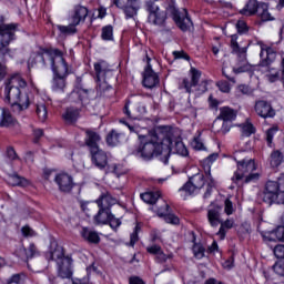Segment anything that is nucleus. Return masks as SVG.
<instances>
[{"label": "nucleus", "instance_id": "obj_29", "mask_svg": "<svg viewBox=\"0 0 284 284\" xmlns=\"http://www.w3.org/2000/svg\"><path fill=\"white\" fill-rule=\"evenodd\" d=\"M58 276L60 278H72V257H67L58 264Z\"/></svg>", "mask_w": 284, "mask_h": 284}, {"label": "nucleus", "instance_id": "obj_26", "mask_svg": "<svg viewBox=\"0 0 284 284\" xmlns=\"http://www.w3.org/2000/svg\"><path fill=\"white\" fill-rule=\"evenodd\" d=\"M168 212H170V205L164 204V207L159 209L156 214L160 216V219H164L165 223H170L171 225H179V223H181L179 216Z\"/></svg>", "mask_w": 284, "mask_h": 284}, {"label": "nucleus", "instance_id": "obj_16", "mask_svg": "<svg viewBox=\"0 0 284 284\" xmlns=\"http://www.w3.org/2000/svg\"><path fill=\"white\" fill-rule=\"evenodd\" d=\"M45 258L48 261H54L58 265L63 263L65 258H70L65 256V253L63 252V247L59 246L57 242H51L49 252L45 254Z\"/></svg>", "mask_w": 284, "mask_h": 284}, {"label": "nucleus", "instance_id": "obj_35", "mask_svg": "<svg viewBox=\"0 0 284 284\" xmlns=\"http://www.w3.org/2000/svg\"><path fill=\"white\" fill-rule=\"evenodd\" d=\"M92 92V89H84L82 85L77 87L72 94H77L79 101L81 103H88L90 101V93Z\"/></svg>", "mask_w": 284, "mask_h": 284}, {"label": "nucleus", "instance_id": "obj_33", "mask_svg": "<svg viewBox=\"0 0 284 284\" xmlns=\"http://www.w3.org/2000/svg\"><path fill=\"white\" fill-rule=\"evenodd\" d=\"M199 189L189 180L182 187L179 189V193L183 201H187L190 196H194Z\"/></svg>", "mask_w": 284, "mask_h": 284}, {"label": "nucleus", "instance_id": "obj_6", "mask_svg": "<svg viewBox=\"0 0 284 284\" xmlns=\"http://www.w3.org/2000/svg\"><path fill=\"white\" fill-rule=\"evenodd\" d=\"M93 80L95 82V90L100 94H105L112 90V84L108 83V74H111L112 67L108 61L100 59L93 63Z\"/></svg>", "mask_w": 284, "mask_h": 284}, {"label": "nucleus", "instance_id": "obj_47", "mask_svg": "<svg viewBox=\"0 0 284 284\" xmlns=\"http://www.w3.org/2000/svg\"><path fill=\"white\" fill-rule=\"evenodd\" d=\"M108 224L110 225L111 230L116 232V230L121 227L122 221L111 213V215H109Z\"/></svg>", "mask_w": 284, "mask_h": 284}, {"label": "nucleus", "instance_id": "obj_15", "mask_svg": "<svg viewBox=\"0 0 284 284\" xmlns=\"http://www.w3.org/2000/svg\"><path fill=\"white\" fill-rule=\"evenodd\" d=\"M121 10L126 21L135 20L139 17V10H141V0H126Z\"/></svg>", "mask_w": 284, "mask_h": 284}, {"label": "nucleus", "instance_id": "obj_14", "mask_svg": "<svg viewBox=\"0 0 284 284\" xmlns=\"http://www.w3.org/2000/svg\"><path fill=\"white\" fill-rule=\"evenodd\" d=\"M250 14H257L261 17L262 21H274V17L267 11L266 3H260L256 0H250Z\"/></svg>", "mask_w": 284, "mask_h": 284}, {"label": "nucleus", "instance_id": "obj_46", "mask_svg": "<svg viewBox=\"0 0 284 284\" xmlns=\"http://www.w3.org/2000/svg\"><path fill=\"white\" fill-rule=\"evenodd\" d=\"M250 168H251L250 181L251 182L258 181V179H261V173L256 172V170H258V163H256V161L254 160H250Z\"/></svg>", "mask_w": 284, "mask_h": 284}, {"label": "nucleus", "instance_id": "obj_40", "mask_svg": "<svg viewBox=\"0 0 284 284\" xmlns=\"http://www.w3.org/2000/svg\"><path fill=\"white\" fill-rule=\"evenodd\" d=\"M101 141V134L94 129L85 130V143H99Z\"/></svg>", "mask_w": 284, "mask_h": 284}, {"label": "nucleus", "instance_id": "obj_50", "mask_svg": "<svg viewBox=\"0 0 284 284\" xmlns=\"http://www.w3.org/2000/svg\"><path fill=\"white\" fill-rule=\"evenodd\" d=\"M267 81L270 83H275V81H278L281 79V74L278 73V70L276 69H268L265 74Z\"/></svg>", "mask_w": 284, "mask_h": 284}, {"label": "nucleus", "instance_id": "obj_25", "mask_svg": "<svg viewBox=\"0 0 284 284\" xmlns=\"http://www.w3.org/2000/svg\"><path fill=\"white\" fill-rule=\"evenodd\" d=\"M148 21L152 26H158L159 28H165V23L168 21V12L160 9V11H155L148 16Z\"/></svg>", "mask_w": 284, "mask_h": 284}, {"label": "nucleus", "instance_id": "obj_24", "mask_svg": "<svg viewBox=\"0 0 284 284\" xmlns=\"http://www.w3.org/2000/svg\"><path fill=\"white\" fill-rule=\"evenodd\" d=\"M163 148L164 150L169 151V159L171 154H178L179 156H190V151L187 150V146H185V143H164Z\"/></svg>", "mask_w": 284, "mask_h": 284}, {"label": "nucleus", "instance_id": "obj_48", "mask_svg": "<svg viewBox=\"0 0 284 284\" xmlns=\"http://www.w3.org/2000/svg\"><path fill=\"white\" fill-rule=\"evenodd\" d=\"M235 29L237 30V34H247L250 32V27L243 19L237 20Z\"/></svg>", "mask_w": 284, "mask_h": 284}, {"label": "nucleus", "instance_id": "obj_20", "mask_svg": "<svg viewBox=\"0 0 284 284\" xmlns=\"http://www.w3.org/2000/svg\"><path fill=\"white\" fill-rule=\"evenodd\" d=\"M217 160L219 153H212L202 161V168L206 176H209V179L211 180V183L209 184L210 187H214L215 185L214 180L212 179V165H214V163H216Z\"/></svg>", "mask_w": 284, "mask_h": 284}, {"label": "nucleus", "instance_id": "obj_32", "mask_svg": "<svg viewBox=\"0 0 284 284\" xmlns=\"http://www.w3.org/2000/svg\"><path fill=\"white\" fill-rule=\"evenodd\" d=\"M260 57H261V60L266 65H270V63H273V61L276 59V51H274V49L267 45H262Z\"/></svg>", "mask_w": 284, "mask_h": 284}, {"label": "nucleus", "instance_id": "obj_63", "mask_svg": "<svg viewBox=\"0 0 284 284\" xmlns=\"http://www.w3.org/2000/svg\"><path fill=\"white\" fill-rule=\"evenodd\" d=\"M130 105H132V101L130 99L125 100L123 113L128 119H132V112L130 111Z\"/></svg>", "mask_w": 284, "mask_h": 284}, {"label": "nucleus", "instance_id": "obj_13", "mask_svg": "<svg viewBox=\"0 0 284 284\" xmlns=\"http://www.w3.org/2000/svg\"><path fill=\"white\" fill-rule=\"evenodd\" d=\"M203 72L201 70L191 67L189 71V75L191 77V81L189 78H184L182 80V84L180 87L181 90H185L187 94H192V88H196L199 85V81H201Z\"/></svg>", "mask_w": 284, "mask_h": 284}, {"label": "nucleus", "instance_id": "obj_36", "mask_svg": "<svg viewBox=\"0 0 284 284\" xmlns=\"http://www.w3.org/2000/svg\"><path fill=\"white\" fill-rule=\"evenodd\" d=\"M57 28L60 32V37H72L78 32L77 24L72 22L68 26L58 24Z\"/></svg>", "mask_w": 284, "mask_h": 284}, {"label": "nucleus", "instance_id": "obj_1", "mask_svg": "<svg viewBox=\"0 0 284 284\" xmlns=\"http://www.w3.org/2000/svg\"><path fill=\"white\" fill-rule=\"evenodd\" d=\"M38 63L42 68L50 65L51 72L53 73L52 88L54 92H63L65 79L68 78V62L63 58V51L52 47H39V50L30 55L27 62L28 69L34 68Z\"/></svg>", "mask_w": 284, "mask_h": 284}, {"label": "nucleus", "instance_id": "obj_37", "mask_svg": "<svg viewBox=\"0 0 284 284\" xmlns=\"http://www.w3.org/2000/svg\"><path fill=\"white\" fill-rule=\"evenodd\" d=\"M140 196L144 203H148L149 205H154V203H156V201L161 199V193L149 191V192L142 193Z\"/></svg>", "mask_w": 284, "mask_h": 284}, {"label": "nucleus", "instance_id": "obj_45", "mask_svg": "<svg viewBox=\"0 0 284 284\" xmlns=\"http://www.w3.org/2000/svg\"><path fill=\"white\" fill-rule=\"evenodd\" d=\"M36 112L41 123H44V121L48 119V108L45 106V104L44 103L37 104Z\"/></svg>", "mask_w": 284, "mask_h": 284}, {"label": "nucleus", "instance_id": "obj_38", "mask_svg": "<svg viewBox=\"0 0 284 284\" xmlns=\"http://www.w3.org/2000/svg\"><path fill=\"white\" fill-rule=\"evenodd\" d=\"M7 183L12 186L18 185L20 187H26V185H28V180L17 175V174H13V175H9L7 178Z\"/></svg>", "mask_w": 284, "mask_h": 284}, {"label": "nucleus", "instance_id": "obj_34", "mask_svg": "<svg viewBox=\"0 0 284 284\" xmlns=\"http://www.w3.org/2000/svg\"><path fill=\"white\" fill-rule=\"evenodd\" d=\"M160 79L159 74H143V81L142 85L143 88H146V90H153V88H156L159 85Z\"/></svg>", "mask_w": 284, "mask_h": 284}, {"label": "nucleus", "instance_id": "obj_17", "mask_svg": "<svg viewBox=\"0 0 284 284\" xmlns=\"http://www.w3.org/2000/svg\"><path fill=\"white\" fill-rule=\"evenodd\" d=\"M255 112L262 119H272L276 116V111L272 108V104L265 100H260L255 103Z\"/></svg>", "mask_w": 284, "mask_h": 284}, {"label": "nucleus", "instance_id": "obj_57", "mask_svg": "<svg viewBox=\"0 0 284 284\" xmlns=\"http://www.w3.org/2000/svg\"><path fill=\"white\" fill-rule=\"evenodd\" d=\"M273 270H274L275 274H278V276H284V262L277 261L274 264Z\"/></svg>", "mask_w": 284, "mask_h": 284}, {"label": "nucleus", "instance_id": "obj_2", "mask_svg": "<svg viewBox=\"0 0 284 284\" xmlns=\"http://www.w3.org/2000/svg\"><path fill=\"white\" fill-rule=\"evenodd\" d=\"M4 101L21 112L30 108L28 82L19 74H13L4 82Z\"/></svg>", "mask_w": 284, "mask_h": 284}, {"label": "nucleus", "instance_id": "obj_59", "mask_svg": "<svg viewBox=\"0 0 284 284\" xmlns=\"http://www.w3.org/2000/svg\"><path fill=\"white\" fill-rule=\"evenodd\" d=\"M169 258H174V254L170 253L169 255L168 254H164V252H160L158 255H156V261L158 263H165Z\"/></svg>", "mask_w": 284, "mask_h": 284}, {"label": "nucleus", "instance_id": "obj_52", "mask_svg": "<svg viewBox=\"0 0 284 284\" xmlns=\"http://www.w3.org/2000/svg\"><path fill=\"white\" fill-rule=\"evenodd\" d=\"M113 173L118 176H123V174H128V168H125V163L114 164L112 166Z\"/></svg>", "mask_w": 284, "mask_h": 284}, {"label": "nucleus", "instance_id": "obj_5", "mask_svg": "<svg viewBox=\"0 0 284 284\" xmlns=\"http://www.w3.org/2000/svg\"><path fill=\"white\" fill-rule=\"evenodd\" d=\"M20 26L17 22L6 23V17L0 16V57L10 54V43L17 41Z\"/></svg>", "mask_w": 284, "mask_h": 284}, {"label": "nucleus", "instance_id": "obj_31", "mask_svg": "<svg viewBox=\"0 0 284 284\" xmlns=\"http://www.w3.org/2000/svg\"><path fill=\"white\" fill-rule=\"evenodd\" d=\"M237 112L236 110L230 108V106H222L220 108V114L217 116V121H229L233 122L236 121Z\"/></svg>", "mask_w": 284, "mask_h": 284}, {"label": "nucleus", "instance_id": "obj_19", "mask_svg": "<svg viewBox=\"0 0 284 284\" xmlns=\"http://www.w3.org/2000/svg\"><path fill=\"white\" fill-rule=\"evenodd\" d=\"M54 181L59 186L60 192H72V187H74V180L70 174L60 173L55 175Z\"/></svg>", "mask_w": 284, "mask_h": 284}, {"label": "nucleus", "instance_id": "obj_4", "mask_svg": "<svg viewBox=\"0 0 284 284\" xmlns=\"http://www.w3.org/2000/svg\"><path fill=\"white\" fill-rule=\"evenodd\" d=\"M165 143H142L133 151V155L141 161H152L158 159L164 165L170 163V151L164 149Z\"/></svg>", "mask_w": 284, "mask_h": 284}, {"label": "nucleus", "instance_id": "obj_8", "mask_svg": "<svg viewBox=\"0 0 284 284\" xmlns=\"http://www.w3.org/2000/svg\"><path fill=\"white\" fill-rule=\"evenodd\" d=\"M166 12L182 32H187L194 26L187 9L179 10L176 0H166Z\"/></svg>", "mask_w": 284, "mask_h": 284}, {"label": "nucleus", "instance_id": "obj_58", "mask_svg": "<svg viewBox=\"0 0 284 284\" xmlns=\"http://www.w3.org/2000/svg\"><path fill=\"white\" fill-rule=\"evenodd\" d=\"M162 251L163 250L161 248V246L156 245V244H153V245L146 247V252L149 254H153L154 256H158L159 254H161Z\"/></svg>", "mask_w": 284, "mask_h": 284}, {"label": "nucleus", "instance_id": "obj_43", "mask_svg": "<svg viewBox=\"0 0 284 284\" xmlns=\"http://www.w3.org/2000/svg\"><path fill=\"white\" fill-rule=\"evenodd\" d=\"M192 252L195 258L201 260L205 256V247L203 244L194 242Z\"/></svg>", "mask_w": 284, "mask_h": 284}, {"label": "nucleus", "instance_id": "obj_42", "mask_svg": "<svg viewBox=\"0 0 284 284\" xmlns=\"http://www.w3.org/2000/svg\"><path fill=\"white\" fill-rule=\"evenodd\" d=\"M190 181L192 182V184L195 186V189L201 190L202 187L205 186V176L203 175V173H197L195 175H193Z\"/></svg>", "mask_w": 284, "mask_h": 284}, {"label": "nucleus", "instance_id": "obj_21", "mask_svg": "<svg viewBox=\"0 0 284 284\" xmlns=\"http://www.w3.org/2000/svg\"><path fill=\"white\" fill-rule=\"evenodd\" d=\"M262 237L265 243H277V241H284V226H277L274 231L262 232Z\"/></svg>", "mask_w": 284, "mask_h": 284}, {"label": "nucleus", "instance_id": "obj_3", "mask_svg": "<svg viewBox=\"0 0 284 284\" xmlns=\"http://www.w3.org/2000/svg\"><path fill=\"white\" fill-rule=\"evenodd\" d=\"M181 131L170 125H160L149 130L146 135H139L141 142L146 143H183Z\"/></svg>", "mask_w": 284, "mask_h": 284}, {"label": "nucleus", "instance_id": "obj_7", "mask_svg": "<svg viewBox=\"0 0 284 284\" xmlns=\"http://www.w3.org/2000/svg\"><path fill=\"white\" fill-rule=\"evenodd\" d=\"M116 197H113L109 192L101 194L100 199L95 200L99 207L98 213L93 217L95 225H108L112 214V205H116Z\"/></svg>", "mask_w": 284, "mask_h": 284}, {"label": "nucleus", "instance_id": "obj_28", "mask_svg": "<svg viewBox=\"0 0 284 284\" xmlns=\"http://www.w3.org/2000/svg\"><path fill=\"white\" fill-rule=\"evenodd\" d=\"M16 254L19 258H22V261H30V260L37 258V256H39V250H37V246L31 243L29 245V250L26 247H20L16 252Z\"/></svg>", "mask_w": 284, "mask_h": 284}, {"label": "nucleus", "instance_id": "obj_23", "mask_svg": "<svg viewBox=\"0 0 284 284\" xmlns=\"http://www.w3.org/2000/svg\"><path fill=\"white\" fill-rule=\"evenodd\" d=\"M80 235L83 241L91 243L92 245H99V243H101V235L94 229L82 227Z\"/></svg>", "mask_w": 284, "mask_h": 284}, {"label": "nucleus", "instance_id": "obj_54", "mask_svg": "<svg viewBox=\"0 0 284 284\" xmlns=\"http://www.w3.org/2000/svg\"><path fill=\"white\" fill-rule=\"evenodd\" d=\"M139 232H141V226L136 224L134 227V231L131 233V236H130L131 247H134V245H136V242L139 241Z\"/></svg>", "mask_w": 284, "mask_h": 284}, {"label": "nucleus", "instance_id": "obj_55", "mask_svg": "<svg viewBox=\"0 0 284 284\" xmlns=\"http://www.w3.org/2000/svg\"><path fill=\"white\" fill-rule=\"evenodd\" d=\"M278 133V126H272L266 132V141L267 143H272L274 141V136Z\"/></svg>", "mask_w": 284, "mask_h": 284}, {"label": "nucleus", "instance_id": "obj_41", "mask_svg": "<svg viewBox=\"0 0 284 284\" xmlns=\"http://www.w3.org/2000/svg\"><path fill=\"white\" fill-rule=\"evenodd\" d=\"M221 227L217 232V236L221 239V241H223L225 239V230H232V227H234V221L231 219V220H226V221H222L221 220V223H220Z\"/></svg>", "mask_w": 284, "mask_h": 284}, {"label": "nucleus", "instance_id": "obj_64", "mask_svg": "<svg viewBox=\"0 0 284 284\" xmlns=\"http://www.w3.org/2000/svg\"><path fill=\"white\" fill-rule=\"evenodd\" d=\"M129 284H145V282L139 276H131L129 278Z\"/></svg>", "mask_w": 284, "mask_h": 284}, {"label": "nucleus", "instance_id": "obj_61", "mask_svg": "<svg viewBox=\"0 0 284 284\" xmlns=\"http://www.w3.org/2000/svg\"><path fill=\"white\" fill-rule=\"evenodd\" d=\"M276 258H284V244H278L273 250Z\"/></svg>", "mask_w": 284, "mask_h": 284}, {"label": "nucleus", "instance_id": "obj_44", "mask_svg": "<svg viewBox=\"0 0 284 284\" xmlns=\"http://www.w3.org/2000/svg\"><path fill=\"white\" fill-rule=\"evenodd\" d=\"M123 133H119L116 130H111L106 135V143H120Z\"/></svg>", "mask_w": 284, "mask_h": 284}, {"label": "nucleus", "instance_id": "obj_18", "mask_svg": "<svg viewBox=\"0 0 284 284\" xmlns=\"http://www.w3.org/2000/svg\"><path fill=\"white\" fill-rule=\"evenodd\" d=\"M88 14H90V10L87 7L78 4L74 7L70 21L77 27L81 26V23H85V19H88Z\"/></svg>", "mask_w": 284, "mask_h": 284}, {"label": "nucleus", "instance_id": "obj_22", "mask_svg": "<svg viewBox=\"0 0 284 284\" xmlns=\"http://www.w3.org/2000/svg\"><path fill=\"white\" fill-rule=\"evenodd\" d=\"M207 221L211 227H219L221 225V206L211 203L207 210Z\"/></svg>", "mask_w": 284, "mask_h": 284}, {"label": "nucleus", "instance_id": "obj_9", "mask_svg": "<svg viewBox=\"0 0 284 284\" xmlns=\"http://www.w3.org/2000/svg\"><path fill=\"white\" fill-rule=\"evenodd\" d=\"M250 48V42L246 45L241 47L239 44V34L231 36V49L232 54H236L240 65L233 68L234 74H243V72H250V62H247V49Z\"/></svg>", "mask_w": 284, "mask_h": 284}, {"label": "nucleus", "instance_id": "obj_56", "mask_svg": "<svg viewBox=\"0 0 284 284\" xmlns=\"http://www.w3.org/2000/svg\"><path fill=\"white\" fill-rule=\"evenodd\" d=\"M224 212L227 216H232V214H234V204L230 199H226L224 202Z\"/></svg>", "mask_w": 284, "mask_h": 284}, {"label": "nucleus", "instance_id": "obj_30", "mask_svg": "<svg viewBox=\"0 0 284 284\" xmlns=\"http://www.w3.org/2000/svg\"><path fill=\"white\" fill-rule=\"evenodd\" d=\"M79 116H81V110L74 106L67 108L64 113L62 114L63 121H65V123H68L69 125H72V123H77V121H79Z\"/></svg>", "mask_w": 284, "mask_h": 284}, {"label": "nucleus", "instance_id": "obj_51", "mask_svg": "<svg viewBox=\"0 0 284 284\" xmlns=\"http://www.w3.org/2000/svg\"><path fill=\"white\" fill-rule=\"evenodd\" d=\"M242 139L250 136V118L245 120V123L239 124Z\"/></svg>", "mask_w": 284, "mask_h": 284}, {"label": "nucleus", "instance_id": "obj_53", "mask_svg": "<svg viewBox=\"0 0 284 284\" xmlns=\"http://www.w3.org/2000/svg\"><path fill=\"white\" fill-rule=\"evenodd\" d=\"M216 85L220 92H223L224 94H230V92H232V85L227 81H219Z\"/></svg>", "mask_w": 284, "mask_h": 284}, {"label": "nucleus", "instance_id": "obj_11", "mask_svg": "<svg viewBox=\"0 0 284 284\" xmlns=\"http://www.w3.org/2000/svg\"><path fill=\"white\" fill-rule=\"evenodd\" d=\"M241 154H245V151H236L234 153V161L237 162V170L234 172L232 181L235 185L250 183V175L247 174V172H250V160L243 159L242 161H239L237 159L241 158Z\"/></svg>", "mask_w": 284, "mask_h": 284}, {"label": "nucleus", "instance_id": "obj_12", "mask_svg": "<svg viewBox=\"0 0 284 284\" xmlns=\"http://www.w3.org/2000/svg\"><path fill=\"white\" fill-rule=\"evenodd\" d=\"M91 154V161L95 168L99 170H105L108 168V163L110 161V156L105 151L99 148L97 143H88L87 144Z\"/></svg>", "mask_w": 284, "mask_h": 284}, {"label": "nucleus", "instance_id": "obj_10", "mask_svg": "<svg viewBox=\"0 0 284 284\" xmlns=\"http://www.w3.org/2000/svg\"><path fill=\"white\" fill-rule=\"evenodd\" d=\"M263 201L267 205L277 203L278 205H284V186L281 180L267 181L263 192Z\"/></svg>", "mask_w": 284, "mask_h": 284}, {"label": "nucleus", "instance_id": "obj_60", "mask_svg": "<svg viewBox=\"0 0 284 284\" xmlns=\"http://www.w3.org/2000/svg\"><path fill=\"white\" fill-rule=\"evenodd\" d=\"M22 232V236L28 237H32V236H37V233L34 232V230H32L30 226L26 225L21 229Z\"/></svg>", "mask_w": 284, "mask_h": 284}, {"label": "nucleus", "instance_id": "obj_27", "mask_svg": "<svg viewBox=\"0 0 284 284\" xmlns=\"http://www.w3.org/2000/svg\"><path fill=\"white\" fill-rule=\"evenodd\" d=\"M19 125V122L14 116H12V113L10 110L2 108V112L0 115V128H17Z\"/></svg>", "mask_w": 284, "mask_h": 284}, {"label": "nucleus", "instance_id": "obj_62", "mask_svg": "<svg viewBox=\"0 0 284 284\" xmlns=\"http://www.w3.org/2000/svg\"><path fill=\"white\" fill-rule=\"evenodd\" d=\"M174 59H183L184 61H190V55L181 50V51H173Z\"/></svg>", "mask_w": 284, "mask_h": 284}, {"label": "nucleus", "instance_id": "obj_49", "mask_svg": "<svg viewBox=\"0 0 284 284\" xmlns=\"http://www.w3.org/2000/svg\"><path fill=\"white\" fill-rule=\"evenodd\" d=\"M156 1L159 0H146L145 1V9L149 14H153L154 12H159L161 10V7L156 4Z\"/></svg>", "mask_w": 284, "mask_h": 284}, {"label": "nucleus", "instance_id": "obj_39", "mask_svg": "<svg viewBox=\"0 0 284 284\" xmlns=\"http://www.w3.org/2000/svg\"><path fill=\"white\" fill-rule=\"evenodd\" d=\"M101 39L102 41H114V27L112 24L102 27Z\"/></svg>", "mask_w": 284, "mask_h": 284}]
</instances>
